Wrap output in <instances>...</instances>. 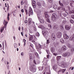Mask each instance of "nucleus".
<instances>
[{"label": "nucleus", "mask_w": 74, "mask_h": 74, "mask_svg": "<svg viewBox=\"0 0 74 74\" xmlns=\"http://www.w3.org/2000/svg\"><path fill=\"white\" fill-rule=\"evenodd\" d=\"M36 4V2H33V1H32V4Z\"/></svg>", "instance_id": "58"}, {"label": "nucleus", "mask_w": 74, "mask_h": 74, "mask_svg": "<svg viewBox=\"0 0 74 74\" xmlns=\"http://www.w3.org/2000/svg\"><path fill=\"white\" fill-rule=\"evenodd\" d=\"M23 41L24 42V46H25V45L26 44V40H25V39H23Z\"/></svg>", "instance_id": "35"}, {"label": "nucleus", "mask_w": 74, "mask_h": 74, "mask_svg": "<svg viewBox=\"0 0 74 74\" xmlns=\"http://www.w3.org/2000/svg\"><path fill=\"white\" fill-rule=\"evenodd\" d=\"M74 51H71V52L72 54H73V53H74Z\"/></svg>", "instance_id": "55"}, {"label": "nucleus", "mask_w": 74, "mask_h": 74, "mask_svg": "<svg viewBox=\"0 0 74 74\" xmlns=\"http://www.w3.org/2000/svg\"><path fill=\"white\" fill-rule=\"evenodd\" d=\"M65 13H66L67 15H69V14H70V12H68L65 11Z\"/></svg>", "instance_id": "46"}, {"label": "nucleus", "mask_w": 74, "mask_h": 74, "mask_svg": "<svg viewBox=\"0 0 74 74\" xmlns=\"http://www.w3.org/2000/svg\"><path fill=\"white\" fill-rule=\"evenodd\" d=\"M46 51L47 52V54H48V55H49V51L48 50H46Z\"/></svg>", "instance_id": "41"}, {"label": "nucleus", "mask_w": 74, "mask_h": 74, "mask_svg": "<svg viewBox=\"0 0 74 74\" xmlns=\"http://www.w3.org/2000/svg\"><path fill=\"white\" fill-rule=\"evenodd\" d=\"M13 37L14 38V40H16V38H15V36H14Z\"/></svg>", "instance_id": "62"}, {"label": "nucleus", "mask_w": 74, "mask_h": 74, "mask_svg": "<svg viewBox=\"0 0 74 74\" xmlns=\"http://www.w3.org/2000/svg\"><path fill=\"white\" fill-rule=\"evenodd\" d=\"M62 21L63 23H65L66 22V19L64 18H62Z\"/></svg>", "instance_id": "16"}, {"label": "nucleus", "mask_w": 74, "mask_h": 74, "mask_svg": "<svg viewBox=\"0 0 74 74\" xmlns=\"http://www.w3.org/2000/svg\"><path fill=\"white\" fill-rule=\"evenodd\" d=\"M30 70L32 72H36V69L34 68V66H32L31 67Z\"/></svg>", "instance_id": "7"}, {"label": "nucleus", "mask_w": 74, "mask_h": 74, "mask_svg": "<svg viewBox=\"0 0 74 74\" xmlns=\"http://www.w3.org/2000/svg\"><path fill=\"white\" fill-rule=\"evenodd\" d=\"M48 26H49V27H50V28H51V27H52V26L50 25H48Z\"/></svg>", "instance_id": "57"}, {"label": "nucleus", "mask_w": 74, "mask_h": 74, "mask_svg": "<svg viewBox=\"0 0 74 74\" xmlns=\"http://www.w3.org/2000/svg\"><path fill=\"white\" fill-rule=\"evenodd\" d=\"M28 22L29 25H30L31 23H32V21H31V20H30V19L28 20Z\"/></svg>", "instance_id": "24"}, {"label": "nucleus", "mask_w": 74, "mask_h": 74, "mask_svg": "<svg viewBox=\"0 0 74 74\" xmlns=\"http://www.w3.org/2000/svg\"><path fill=\"white\" fill-rule=\"evenodd\" d=\"M10 14L8 13V17H7L8 20V21H9V20H10V18H9V16H10Z\"/></svg>", "instance_id": "28"}, {"label": "nucleus", "mask_w": 74, "mask_h": 74, "mask_svg": "<svg viewBox=\"0 0 74 74\" xmlns=\"http://www.w3.org/2000/svg\"><path fill=\"white\" fill-rule=\"evenodd\" d=\"M58 6L56 5H53V8L54 9H56Z\"/></svg>", "instance_id": "31"}, {"label": "nucleus", "mask_w": 74, "mask_h": 74, "mask_svg": "<svg viewBox=\"0 0 74 74\" xmlns=\"http://www.w3.org/2000/svg\"><path fill=\"white\" fill-rule=\"evenodd\" d=\"M53 29H59V27L58 25H56V26H53Z\"/></svg>", "instance_id": "14"}, {"label": "nucleus", "mask_w": 74, "mask_h": 74, "mask_svg": "<svg viewBox=\"0 0 74 74\" xmlns=\"http://www.w3.org/2000/svg\"><path fill=\"white\" fill-rule=\"evenodd\" d=\"M62 34V32L60 31L58 32L56 34L57 38H61Z\"/></svg>", "instance_id": "3"}, {"label": "nucleus", "mask_w": 74, "mask_h": 74, "mask_svg": "<svg viewBox=\"0 0 74 74\" xmlns=\"http://www.w3.org/2000/svg\"><path fill=\"white\" fill-rule=\"evenodd\" d=\"M72 18L74 19V14H73L71 16Z\"/></svg>", "instance_id": "45"}, {"label": "nucleus", "mask_w": 74, "mask_h": 74, "mask_svg": "<svg viewBox=\"0 0 74 74\" xmlns=\"http://www.w3.org/2000/svg\"><path fill=\"white\" fill-rule=\"evenodd\" d=\"M64 39H69V36H68V35H67V34L65 33L64 34Z\"/></svg>", "instance_id": "8"}, {"label": "nucleus", "mask_w": 74, "mask_h": 74, "mask_svg": "<svg viewBox=\"0 0 74 74\" xmlns=\"http://www.w3.org/2000/svg\"><path fill=\"white\" fill-rule=\"evenodd\" d=\"M25 12L27 15H28V13L27 12V9H25Z\"/></svg>", "instance_id": "38"}, {"label": "nucleus", "mask_w": 74, "mask_h": 74, "mask_svg": "<svg viewBox=\"0 0 74 74\" xmlns=\"http://www.w3.org/2000/svg\"><path fill=\"white\" fill-rule=\"evenodd\" d=\"M32 59H33V57H32V56H31V58H30V60H32Z\"/></svg>", "instance_id": "53"}, {"label": "nucleus", "mask_w": 74, "mask_h": 74, "mask_svg": "<svg viewBox=\"0 0 74 74\" xmlns=\"http://www.w3.org/2000/svg\"><path fill=\"white\" fill-rule=\"evenodd\" d=\"M42 34L44 36H46L47 35V34L48 33V32L46 30H45L44 31H42Z\"/></svg>", "instance_id": "6"}, {"label": "nucleus", "mask_w": 74, "mask_h": 74, "mask_svg": "<svg viewBox=\"0 0 74 74\" xmlns=\"http://www.w3.org/2000/svg\"><path fill=\"white\" fill-rule=\"evenodd\" d=\"M18 30L20 31L21 30V27H18Z\"/></svg>", "instance_id": "60"}, {"label": "nucleus", "mask_w": 74, "mask_h": 74, "mask_svg": "<svg viewBox=\"0 0 74 74\" xmlns=\"http://www.w3.org/2000/svg\"><path fill=\"white\" fill-rule=\"evenodd\" d=\"M21 11L22 12H23V13L24 12V10H23V9H22L21 10Z\"/></svg>", "instance_id": "52"}, {"label": "nucleus", "mask_w": 74, "mask_h": 74, "mask_svg": "<svg viewBox=\"0 0 74 74\" xmlns=\"http://www.w3.org/2000/svg\"><path fill=\"white\" fill-rule=\"evenodd\" d=\"M58 53H61L62 52V49H59L58 50Z\"/></svg>", "instance_id": "19"}, {"label": "nucleus", "mask_w": 74, "mask_h": 74, "mask_svg": "<svg viewBox=\"0 0 74 74\" xmlns=\"http://www.w3.org/2000/svg\"><path fill=\"white\" fill-rule=\"evenodd\" d=\"M8 23V22H5V24L4 25V26L5 27H7V25Z\"/></svg>", "instance_id": "34"}, {"label": "nucleus", "mask_w": 74, "mask_h": 74, "mask_svg": "<svg viewBox=\"0 0 74 74\" xmlns=\"http://www.w3.org/2000/svg\"><path fill=\"white\" fill-rule=\"evenodd\" d=\"M27 20H25V23H27Z\"/></svg>", "instance_id": "51"}, {"label": "nucleus", "mask_w": 74, "mask_h": 74, "mask_svg": "<svg viewBox=\"0 0 74 74\" xmlns=\"http://www.w3.org/2000/svg\"><path fill=\"white\" fill-rule=\"evenodd\" d=\"M38 17L39 21H40V19H40V15H38Z\"/></svg>", "instance_id": "40"}, {"label": "nucleus", "mask_w": 74, "mask_h": 74, "mask_svg": "<svg viewBox=\"0 0 74 74\" xmlns=\"http://www.w3.org/2000/svg\"><path fill=\"white\" fill-rule=\"evenodd\" d=\"M60 42L62 43H64V40L63 39H61L60 40Z\"/></svg>", "instance_id": "25"}, {"label": "nucleus", "mask_w": 74, "mask_h": 74, "mask_svg": "<svg viewBox=\"0 0 74 74\" xmlns=\"http://www.w3.org/2000/svg\"><path fill=\"white\" fill-rule=\"evenodd\" d=\"M65 29L67 30H69V29H70V27L69 25H66L65 26Z\"/></svg>", "instance_id": "10"}, {"label": "nucleus", "mask_w": 74, "mask_h": 74, "mask_svg": "<svg viewBox=\"0 0 74 74\" xmlns=\"http://www.w3.org/2000/svg\"><path fill=\"white\" fill-rule=\"evenodd\" d=\"M57 18V15L56 14L54 13L52 15L51 19L52 21H55Z\"/></svg>", "instance_id": "2"}, {"label": "nucleus", "mask_w": 74, "mask_h": 74, "mask_svg": "<svg viewBox=\"0 0 74 74\" xmlns=\"http://www.w3.org/2000/svg\"><path fill=\"white\" fill-rule=\"evenodd\" d=\"M58 10H62V11H65V8H63V7H59L58 8Z\"/></svg>", "instance_id": "13"}, {"label": "nucleus", "mask_w": 74, "mask_h": 74, "mask_svg": "<svg viewBox=\"0 0 74 74\" xmlns=\"http://www.w3.org/2000/svg\"><path fill=\"white\" fill-rule=\"evenodd\" d=\"M39 47L40 48V49H41L42 48V47H41V46L40 44L38 45Z\"/></svg>", "instance_id": "43"}, {"label": "nucleus", "mask_w": 74, "mask_h": 74, "mask_svg": "<svg viewBox=\"0 0 74 74\" xmlns=\"http://www.w3.org/2000/svg\"><path fill=\"white\" fill-rule=\"evenodd\" d=\"M61 58H62V57H61V56H57L56 57L57 60H59L60 59H61Z\"/></svg>", "instance_id": "18"}, {"label": "nucleus", "mask_w": 74, "mask_h": 74, "mask_svg": "<svg viewBox=\"0 0 74 74\" xmlns=\"http://www.w3.org/2000/svg\"><path fill=\"white\" fill-rule=\"evenodd\" d=\"M32 5L34 8H36V4H32Z\"/></svg>", "instance_id": "36"}, {"label": "nucleus", "mask_w": 74, "mask_h": 74, "mask_svg": "<svg viewBox=\"0 0 74 74\" xmlns=\"http://www.w3.org/2000/svg\"><path fill=\"white\" fill-rule=\"evenodd\" d=\"M39 27L40 28H41V29H44V25H40L39 26Z\"/></svg>", "instance_id": "26"}, {"label": "nucleus", "mask_w": 74, "mask_h": 74, "mask_svg": "<svg viewBox=\"0 0 74 74\" xmlns=\"http://www.w3.org/2000/svg\"><path fill=\"white\" fill-rule=\"evenodd\" d=\"M29 32L30 33H31V34H33V32H32V31H31V30H29Z\"/></svg>", "instance_id": "54"}, {"label": "nucleus", "mask_w": 74, "mask_h": 74, "mask_svg": "<svg viewBox=\"0 0 74 74\" xmlns=\"http://www.w3.org/2000/svg\"><path fill=\"white\" fill-rule=\"evenodd\" d=\"M21 56H23V55H24V53L23 52H22L21 53Z\"/></svg>", "instance_id": "50"}, {"label": "nucleus", "mask_w": 74, "mask_h": 74, "mask_svg": "<svg viewBox=\"0 0 74 74\" xmlns=\"http://www.w3.org/2000/svg\"><path fill=\"white\" fill-rule=\"evenodd\" d=\"M21 35L22 36H23V33L22 32H21Z\"/></svg>", "instance_id": "63"}, {"label": "nucleus", "mask_w": 74, "mask_h": 74, "mask_svg": "<svg viewBox=\"0 0 74 74\" xmlns=\"http://www.w3.org/2000/svg\"><path fill=\"white\" fill-rule=\"evenodd\" d=\"M47 42L46 43V44H49V43H50V42H49V40H47Z\"/></svg>", "instance_id": "42"}, {"label": "nucleus", "mask_w": 74, "mask_h": 74, "mask_svg": "<svg viewBox=\"0 0 74 74\" xmlns=\"http://www.w3.org/2000/svg\"><path fill=\"white\" fill-rule=\"evenodd\" d=\"M28 14H29V16H30V15H33V12L32 9V8H31L30 7L29 8Z\"/></svg>", "instance_id": "4"}, {"label": "nucleus", "mask_w": 74, "mask_h": 74, "mask_svg": "<svg viewBox=\"0 0 74 74\" xmlns=\"http://www.w3.org/2000/svg\"><path fill=\"white\" fill-rule=\"evenodd\" d=\"M61 67L63 68H65L66 67V63H64L62 64L61 65Z\"/></svg>", "instance_id": "12"}, {"label": "nucleus", "mask_w": 74, "mask_h": 74, "mask_svg": "<svg viewBox=\"0 0 74 74\" xmlns=\"http://www.w3.org/2000/svg\"><path fill=\"white\" fill-rule=\"evenodd\" d=\"M70 40L71 41V40H74V37L73 36H72L70 38Z\"/></svg>", "instance_id": "20"}, {"label": "nucleus", "mask_w": 74, "mask_h": 74, "mask_svg": "<svg viewBox=\"0 0 74 74\" xmlns=\"http://www.w3.org/2000/svg\"><path fill=\"white\" fill-rule=\"evenodd\" d=\"M70 56V53L69 52H66L63 55V56L64 57H66V56L68 57Z\"/></svg>", "instance_id": "5"}, {"label": "nucleus", "mask_w": 74, "mask_h": 74, "mask_svg": "<svg viewBox=\"0 0 74 74\" xmlns=\"http://www.w3.org/2000/svg\"><path fill=\"white\" fill-rule=\"evenodd\" d=\"M21 5H23V1H21Z\"/></svg>", "instance_id": "56"}, {"label": "nucleus", "mask_w": 74, "mask_h": 74, "mask_svg": "<svg viewBox=\"0 0 74 74\" xmlns=\"http://www.w3.org/2000/svg\"><path fill=\"white\" fill-rule=\"evenodd\" d=\"M48 1L49 3H51L52 2V0H48Z\"/></svg>", "instance_id": "48"}, {"label": "nucleus", "mask_w": 74, "mask_h": 74, "mask_svg": "<svg viewBox=\"0 0 74 74\" xmlns=\"http://www.w3.org/2000/svg\"><path fill=\"white\" fill-rule=\"evenodd\" d=\"M14 46L15 48H16V47H18V45H17V44H16V43H14Z\"/></svg>", "instance_id": "33"}, {"label": "nucleus", "mask_w": 74, "mask_h": 74, "mask_svg": "<svg viewBox=\"0 0 74 74\" xmlns=\"http://www.w3.org/2000/svg\"><path fill=\"white\" fill-rule=\"evenodd\" d=\"M70 22L71 23H74V21L73 19H71L70 20Z\"/></svg>", "instance_id": "30"}, {"label": "nucleus", "mask_w": 74, "mask_h": 74, "mask_svg": "<svg viewBox=\"0 0 74 74\" xmlns=\"http://www.w3.org/2000/svg\"><path fill=\"white\" fill-rule=\"evenodd\" d=\"M59 4H60V5H61V6L62 7H63V3H60V1H59Z\"/></svg>", "instance_id": "23"}, {"label": "nucleus", "mask_w": 74, "mask_h": 74, "mask_svg": "<svg viewBox=\"0 0 74 74\" xmlns=\"http://www.w3.org/2000/svg\"><path fill=\"white\" fill-rule=\"evenodd\" d=\"M34 30H35V31H36V30H37V29H36V28H35L34 29Z\"/></svg>", "instance_id": "61"}, {"label": "nucleus", "mask_w": 74, "mask_h": 74, "mask_svg": "<svg viewBox=\"0 0 74 74\" xmlns=\"http://www.w3.org/2000/svg\"><path fill=\"white\" fill-rule=\"evenodd\" d=\"M45 17L46 19L47 22L48 23H51V22L49 20V15H48L47 12H45Z\"/></svg>", "instance_id": "1"}, {"label": "nucleus", "mask_w": 74, "mask_h": 74, "mask_svg": "<svg viewBox=\"0 0 74 74\" xmlns=\"http://www.w3.org/2000/svg\"><path fill=\"white\" fill-rule=\"evenodd\" d=\"M54 55H55V56H56L57 55V54L55 53H54L53 54Z\"/></svg>", "instance_id": "64"}, {"label": "nucleus", "mask_w": 74, "mask_h": 74, "mask_svg": "<svg viewBox=\"0 0 74 74\" xmlns=\"http://www.w3.org/2000/svg\"><path fill=\"white\" fill-rule=\"evenodd\" d=\"M74 51V48H71V51Z\"/></svg>", "instance_id": "49"}, {"label": "nucleus", "mask_w": 74, "mask_h": 74, "mask_svg": "<svg viewBox=\"0 0 74 74\" xmlns=\"http://www.w3.org/2000/svg\"><path fill=\"white\" fill-rule=\"evenodd\" d=\"M39 21L41 23H44V20L43 19H41Z\"/></svg>", "instance_id": "21"}, {"label": "nucleus", "mask_w": 74, "mask_h": 74, "mask_svg": "<svg viewBox=\"0 0 74 74\" xmlns=\"http://www.w3.org/2000/svg\"><path fill=\"white\" fill-rule=\"evenodd\" d=\"M37 4L39 7H40V6H41V3L39 2H38L37 3Z\"/></svg>", "instance_id": "32"}, {"label": "nucleus", "mask_w": 74, "mask_h": 74, "mask_svg": "<svg viewBox=\"0 0 74 74\" xmlns=\"http://www.w3.org/2000/svg\"><path fill=\"white\" fill-rule=\"evenodd\" d=\"M3 30H4V28L2 27L1 29V30L0 31L1 33H2V32H3Z\"/></svg>", "instance_id": "39"}, {"label": "nucleus", "mask_w": 74, "mask_h": 74, "mask_svg": "<svg viewBox=\"0 0 74 74\" xmlns=\"http://www.w3.org/2000/svg\"><path fill=\"white\" fill-rule=\"evenodd\" d=\"M15 13V11H14V12H13V15H15V14H14Z\"/></svg>", "instance_id": "59"}, {"label": "nucleus", "mask_w": 74, "mask_h": 74, "mask_svg": "<svg viewBox=\"0 0 74 74\" xmlns=\"http://www.w3.org/2000/svg\"><path fill=\"white\" fill-rule=\"evenodd\" d=\"M67 45L68 47H69V48H71L72 47V46L69 43L68 44H67Z\"/></svg>", "instance_id": "22"}, {"label": "nucleus", "mask_w": 74, "mask_h": 74, "mask_svg": "<svg viewBox=\"0 0 74 74\" xmlns=\"http://www.w3.org/2000/svg\"><path fill=\"white\" fill-rule=\"evenodd\" d=\"M66 47L65 46H63L61 48V50L62 51H65L66 49Z\"/></svg>", "instance_id": "9"}, {"label": "nucleus", "mask_w": 74, "mask_h": 74, "mask_svg": "<svg viewBox=\"0 0 74 74\" xmlns=\"http://www.w3.org/2000/svg\"><path fill=\"white\" fill-rule=\"evenodd\" d=\"M36 36L37 37H38V36H40V34L38 33H37L36 34Z\"/></svg>", "instance_id": "37"}, {"label": "nucleus", "mask_w": 74, "mask_h": 74, "mask_svg": "<svg viewBox=\"0 0 74 74\" xmlns=\"http://www.w3.org/2000/svg\"><path fill=\"white\" fill-rule=\"evenodd\" d=\"M53 68L54 70H56L57 67L56 66V65H54Z\"/></svg>", "instance_id": "27"}, {"label": "nucleus", "mask_w": 74, "mask_h": 74, "mask_svg": "<svg viewBox=\"0 0 74 74\" xmlns=\"http://www.w3.org/2000/svg\"><path fill=\"white\" fill-rule=\"evenodd\" d=\"M60 28L61 30H63L64 29V27H63V26H62V25H60Z\"/></svg>", "instance_id": "29"}, {"label": "nucleus", "mask_w": 74, "mask_h": 74, "mask_svg": "<svg viewBox=\"0 0 74 74\" xmlns=\"http://www.w3.org/2000/svg\"><path fill=\"white\" fill-rule=\"evenodd\" d=\"M51 38L53 40H55L56 39V38L55 37V34H53L51 35Z\"/></svg>", "instance_id": "11"}, {"label": "nucleus", "mask_w": 74, "mask_h": 74, "mask_svg": "<svg viewBox=\"0 0 74 74\" xmlns=\"http://www.w3.org/2000/svg\"><path fill=\"white\" fill-rule=\"evenodd\" d=\"M35 56L36 58H38V53H37L36 54Z\"/></svg>", "instance_id": "44"}, {"label": "nucleus", "mask_w": 74, "mask_h": 74, "mask_svg": "<svg viewBox=\"0 0 74 74\" xmlns=\"http://www.w3.org/2000/svg\"><path fill=\"white\" fill-rule=\"evenodd\" d=\"M51 51L52 53H53V52L55 51V47H52L51 49Z\"/></svg>", "instance_id": "15"}, {"label": "nucleus", "mask_w": 74, "mask_h": 74, "mask_svg": "<svg viewBox=\"0 0 74 74\" xmlns=\"http://www.w3.org/2000/svg\"><path fill=\"white\" fill-rule=\"evenodd\" d=\"M62 73H64V72L65 71H66V69H62Z\"/></svg>", "instance_id": "47"}, {"label": "nucleus", "mask_w": 74, "mask_h": 74, "mask_svg": "<svg viewBox=\"0 0 74 74\" xmlns=\"http://www.w3.org/2000/svg\"><path fill=\"white\" fill-rule=\"evenodd\" d=\"M33 39V35H31L29 37V40L30 41H32Z\"/></svg>", "instance_id": "17"}]
</instances>
